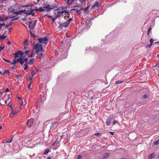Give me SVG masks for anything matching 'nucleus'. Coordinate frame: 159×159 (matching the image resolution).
<instances>
[{
  "instance_id": "9d476101",
  "label": "nucleus",
  "mask_w": 159,
  "mask_h": 159,
  "mask_svg": "<svg viewBox=\"0 0 159 159\" xmlns=\"http://www.w3.org/2000/svg\"><path fill=\"white\" fill-rule=\"evenodd\" d=\"M8 11L9 13H14L15 10L12 7H11L8 8Z\"/></svg>"
},
{
  "instance_id": "a211bd4d",
  "label": "nucleus",
  "mask_w": 159,
  "mask_h": 159,
  "mask_svg": "<svg viewBox=\"0 0 159 159\" xmlns=\"http://www.w3.org/2000/svg\"><path fill=\"white\" fill-rule=\"evenodd\" d=\"M108 157V153H106L104 154L103 155V158L105 159Z\"/></svg>"
},
{
  "instance_id": "5fc2aeb1",
  "label": "nucleus",
  "mask_w": 159,
  "mask_h": 159,
  "mask_svg": "<svg viewBox=\"0 0 159 159\" xmlns=\"http://www.w3.org/2000/svg\"><path fill=\"white\" fill-rule=\"evenodd\" d=\"M30 6V5H24L23 6H22L21 7H29Z\"/></svg>"
},
{
  "instance_id": "a19ab883",
  "label": "nucleus",
  "mask_w": 159,
  "mask_h": 159,
  "mask_svg": "<svg viewBox=\"0 0 159 159\" xmlns=\"http://www.w3.org/2000/svg\"><path fill=\"white\" fill-rule=\"evenodd\" d=\"M32 82V81H31L30 82V83H29V85H28V89H31V88H30V86H31V83Z\"/></svg>"
},
{
  "instance_id": "a878e982",
  "label": "nucleus",
  "mask_w": 159,
  "mask_h": 159,
  "mask_svg": "<svg viewBox=\"0 0 159 159\" xmlns=\"http://www.w3.org/2000/svg\"><path fill=\"white\" fill-rule=\"evenodd\" d=\"M148 98V95L146 94L143 95L142 97V99H146Z\"/></svg>"
},
{
  "instance_id": "f3484780",
  "label": "nucleus",
  "mask_w": 159,
  "mask_h": 159,
  "mask_svg": "<svg viewBox=\"0 0 159 159\" xmlns=\"http://www.w3.org/2000/svg\"><path fill=\"white\" fill-rule=\"evenodd\" d=\"M100 4L98 2H96L93 4V7H99Z\"/></svg>"
},
{
  "instance_id": "8fccbe9b",
  "label": "nucleus",
  "mask_w": 159,
  "mask_h": 159,
  "mask_svg": "<svg viewBox=\"0 0 159 159\" xmlns=\"http://www.w3.org/2000/svg\"><path fill=\"white\" fill-rule=\"evenodd\" d=\"M24 61H25L26 63H27V58H25L24 60H23Z\"/></svg>"
},
{
  "instance_id": "20e7f679",
  "label": "nucleus",
  "mask_w": 159,
  "mask_h": 159,
  "mask_svg": "<svg viewBox=\"0 0 159 159\" xmlns=\"http://www.w3.org/2000/svg\"><path fill=\"white\" fill-rule=\"evenodd\" d=\"M70 19H68L67 21L63 23L60 24L59 27L61 29H63V27L66 28L69 25Z\"/></svg>"
},
{
  "instance_id": "c9c22d12",
  "label": "nucleus",
  "mask_w": 159,
  "mask_h": 159,
  "mask_svg": "<svg viewBox=\"0 0 159 159\" xmlns=\"http://www.w3.org/2000/svg\"><path fill=\"white\" fill-rule=\"evenodd\" d=\"M4 20V17L2 18L0 16V21L3 22Z\"/></svg>"
},
{
  "instance_id": "5701e85b",
  "label": "nucleus",
  "mask_w": 159,
  "mask_h": 159,
  "mask_svg": "<svg viewBox=\"0 0 159 159\" xmlns=\"http://www.w3.org/2000/svg\"><path fill=\"white\" fill-rule=\"evenodd\" d=\"M81 10V8H80L79 9H72L71 10H70V11H75L76 12H78L80 11Z\"/></svg>"
},
{
  "instance_id": "b1692460",
  "label": "nucleus",
  "mask_w": 159,
  "mask_h": 159,
  "mask_svg": "<svg viewBox=\"0 0 159 159\" xmlns=\"http://www.w3.org/2000/svg\"><path fill=\"white\" fill-rule=\"evenodd\" d=\"M19 62L20 63V64L22 65L24 63V61L22 58H20V60H19Z\"/></svg>"
},
{
  "instance_id": "4c0bfd02",
  "label": "nucleus",
  "mask_w": 159,
  "mask_h": 159,
  "mask_svg": "<svg viewBox=\"0 0 159 159\" xmlns=\"http://www.w3.org/2000/svg\"><path fill=\"white\" fill-rule=\"evenodd\" d=\"M49 152V150L47 149L45 151V152H44L43 153L44 154H46L48 153Z\"/></svg>"
},
{
  "instance_id": "f8f14e48",
  "label": "nucleus",
  "mask_w": 159,
  "mask_h": 159,
  "mask_svg": "<svg viewBox=\"0 0 159 159\" xmlns=\"http://www.w3.org/2000/svg\"><path fill=\"white\" fill-rule=\"evenodd\" d=\"M35 23H34L33 24L29 25V28L31 30H33L34 28Z\"/></svg>"
},
{
  "instance_id": "f03ea898",
  "label": "nucleus",
  "mask_w": 159,
  "mask_h": 159,
  "mask_svg": "<svg viewBox=\"0 0 159 159\" xmlns=\"http://www.w3.org/2000/svg\"><path fill=\"white\" fill-rule=\"evenodd\" d=\"M34 47L36 49L35 51V53H36L37 55L39 54V52H42L43 51V48L42 45H41L36 44L34 45Z\"/></svg>"
},
{
  "instance_id": "6e6552de",
  "label": "nucleus",
  "mask_w": 159,
  "mask_h": 159,
  "mask_svg": "<svg viewBox=\"0 0 159 159\" xmlns=\"http://www.w3.org/2000/svg\"><path fill=\"white\" fill-rule=\"evenodd\" d=\"M34 119L31 118L30 119L28 120V121H27L26 124L27 125H28V124H30V125H29V127H30L33 124V122L34 121Z\"/></svg>"
},
{
  "instance_id": "473e14b6",
  "label": "nucleus",
  "mask_w": 159,
  "mask_h": 159,
  "mask_svg": "<svg viewBox=\"0 0 159 159\" xmlns=\"http://www.w3.org/2000/svg\"><path fill=\"white\" fill-rule=\"evenodd\" d=\"M35 75V74L34 72L33 71H31V76H32V77H33Z\"/></svg>"
},
{
  "instance_id": "c03bdc74",
  "label": "nucleus",
  "mask_w": 159,
  "mask_h": 159,
  "mask_svg": "<svg viewBox=\"0 0 159 159\" xmlns=\"http://www.w3.org/2000/svg\"><path fill=\"white\" fill-rule=\"evenodd\" d=\"M118 123V121H117L116 120H114L113 122V125H114L115 124Z\"/></svg>"
},
{
  "instance_id": "09e8293b",
  "label": "nucleus",
  "mask_w": 159,
  "mask_h": 159,
  "mask_svg": "<svg viewBox=\"0 0 159 159\" xmlns=\"http://www.w3.org/2000/svg\"><path fill=\"white\" fill-rule=\"evenodd\" d=\"M16 16V15H15L12 16H10L9 18H14Z\"/></svg>"
},
{
  "instance_id": "aec40b11",
  "label": "nucleus",
  "mask_w": 159,
  "mask_h": 159,
  "mask_svg": "<svg viewBox=\"0 0 159 159\" xmlns=\"http://www.w3.org/2000/svg\"><path fill=\"white\" fill-rule=\"evenodd\" d=\"M37 57L38 58H39L40 59H41L43 58V54L42 53L40 54H39L38 55H37Z\"/></svg>"
},
{
  "instance_id": "cd10ccee",
  "label": "nucleus",
  "mask_w": 159,
  "mask_h": 159,
  "mask_svg": "<svg viewBox=\"0 0 159 159\" xmlns=\"http://www.w3.org/2000/svg\"><path fill=\"white\" fill-rule=\"evenodd\" d=\"M6 38V36H4V34H3L2 35L0 36V39H2L3 40L5 39Z\"/></svg>"
},
{
  "instance_id": "2eb2a0df",
  "label": "nucleus",
  "mask_w": 159,
  "mask_h": 159,
  "mask_svg": "<svg viewBox=\"0 0 159 159\" xmlns=\"http://www.w3.org/2000/svg\"><path fill=\"white\" fill-rule=\"evenodd\" d=\"M155 154L154 153H152L151 154H149L148 156V158L149 159H151L152 157H154L155 156Z\"/></svg>"
},
{
  "instance_id": "58836bf2",
  "label": "nucleus",
  "mask_w": 159,
  "mask_h": 159,
  "mask_svg": "<svg viewBox=\"0 0 159 159\" xmlns=\"http://www.w3.org/2000/svg\"><path fill=\"white\" fill-rule=\"evenodd\" d=\"M58 143V141H55L53 143V145H56Z\"/></svg>"
},
{
  "instance_id": "4be33fe9",
  "label": "nucleus",
  "mask_w": 159,
  "mask_h": 159,
  "mask_svg": "<svg viewBox=\"0 0 159 159\" xmlns=\"http://www.w3.org/2000/svg\"><path fill=\"white\" fill-rule=\"evenodd\" d=\"M44 9V8H43H43L42 7H39L38 9V11L40 12L44 11H45V10Z\"/></svg>"
},
{
  "instance_id": "13d9d810",
  "label": "nucleus",
  "mask_w": 159,
  "mask_h": 159,
  "mask_svg": "<svg viewBox=\"0 0 159 159\" xmlns=\"http://www.w3.org/2000/svg\"><path fill=\"white\" fill-rule=\"evenodd\" d=\"M67 4L68 5H70V0H67Z\"/></svg>"
},
{
  "instance_id": "0eeeda50",
  "label": "nucleus",
  "mask_w": 159,
  "mask_h": 159,
  "mask_svg": "<svg viewBox=\"0 0 159 159\" xmlns=\"http://www.w3.org/2000/svg\"><path fill=\"white\" fill-rule=\"evenodd\" d=\"M23 53L22 51H19L15 54V58H16L20 57H22L23 55Z\"/></svg>"
},
{
  "instance_id": "bb28decb",
  "label": "nucleus",
  "mask_w": 159,
  "mask_h": 159,
  "mask_svg": "<svg viewBox=\"0 0 159 159\" xmlns=\"http://www.w3.org/2000/svg\"><path fill=\"white\" fill-rule=\"evenodd\" d=\"M34 59H30V61L29 62H28V64H34Z\"/></svg>"
},
{
  "instance_id": "2f4dec72",
  "label": "nucleus",
  "mask_w": 159,
  "mask_h": 159,
  "mask_svg": "<svg viewBox=\"0 0 159 159\" xmlns=\"http://www.w3.org/2000/svg\"><path fill=\"white\" fill-rule=\"evenodd\" d=\"M2 59L4 61H5V62H7V63H10L11 62L9 60H7L6 59H5V58H2Z\"/></svg>"
},
{
  "instance_id": "dca6fc26",
  "label": "nucleus",
  "mask_w": 159,
  "mask_h": 159,
  "mask_svg": "<svg viewBox=\"0 0 159 159\" xmlns=\"http://www.w3.org/2000/svg\"><path fill=\"white\" fill-rule=\"evenodd\" d=\"M31 36H33L35 40H39V39H40V38H39L37 36H35L34 34H32V33H31Z\"/></svg>"
},
{
  "instance_id": "603ef678",
  "label": "nucleus",
  "mask_w": 159,
  "mask_h": 159,
  "mask_svg": "<svg viewBox=\"0 0 159 159\" xmlns=\"http://www.w3.org/2000/svg\"><path fill=\"white\" fill-rule=\"evenodd\" d=\"M33 51L32 52V53L29 56V57H33Z\"/></svg>"
},
{
  "instance_id": "de8ad7c7",
  "label": "nucleus",
  "mask_w": 159,
  "mask_h": 159,
  "mask_svg": "<svg viewBox=\"0 0 159 159\" xmlns=\"http://www.w3.org/2000/svg\"><path fill=\"white\" fill-rule=\"evenodd\" d=\"M17 98L18 99H20V101L21 102V105H22L23 104V101L22 99L20 98L17 97Z\"/></svg>"
},
{
  "instance_id": "6e6d98bb",
  "label": "nucleus",
  "mask_w": 159,
  "mask_h": 159,
  "mask_svg": "<svg viewBox=\"0 0 159 159\" xmlns=\"http://www.w3.org/2000/svg\"><path fill=\"white\" fill-rule=\"evenodd\" d=\"M20 58L16 59V62H19V60H20Z\"/></svg>"
},
{
  "instance_id": "ea45409f",
  "label": "nucleus",
  "mask_w": 159,
  "mask_h": 159,
  "mask_svg": "<svg viewBox=\"0 0 159 159\" xmlns=\"http://www.w3.org/2000/svg\"><path fill=\"white\" fill-rule=\"evenodd\" d=\"M16 77L17 79H19L21 78V76L20 75H16Z\"/></svg>"
},
{
  "instance_id": "0e129e2a",
  "label": "nucleus",
  "mask_w": 159,
  "mask_h": 159,
  "mask_svg": "<svg viewBox=\"0 0 159 159\" xmlns=\"http://www.w3.org/2000/svg\"><path fill=\"white\" fill-rule=\"evenodd\" d=\"M9 92V89L8 88L6 89V92Z\"/></svg>"
},
{
  "instance_id": "a18cd8bd",
  "label": "nucleus",
  "mask_w": 159,
  "mask_h": 159,
  "mask_svg": "<svg viewBox=\"0 0 159 159\" xmlns=\"http://www.w3.org/2000/svg\"><path fill=\"white\" fill-rule=\"evenodd\" d=\"M12 113V115H13V116H14V115H16V114L17 113V111H15V112H14L13 111V112H11Z\"/></svg>"
},
{
  "instance_id": "1a4fd4ad",
  "label": "nucleus",
  "mask_w": 159,
  "mask_h": 159,
  "mask_svg": "<svg viewBox=\"0 0 159 159\" xmlns=\"http://www.w3.org/2000/svg\"><path fill=\"white\" fill-rule=\"evenodd\" d=\"M30 43V41H28L27 39H26L24 41V49L25 48H26L27 46L29 45Z\"/></svg>"
},
{
  "instance_id": "c756f323",
  "label": "nucleus",
  "mask_w": 159,
  "mask_h": 159,
  "mask_svg": "<svg viewBox=\"0 0 159 159\" xmlns=\"http://www.w3.org/2000/svg\"><path fill=\"white\" fill-rule=\"evenodd\" d=\"M152 46V45L151 44H148L145 47L147 48H149L151 47Z\"/></svg>"
},
{
  "instance_id": "412c9836",
  "label": "nucleus",
  "mask_w": 159,
  "mask_h": 159,
  "mask_svg": "<svg viewBox=\"0 0 159 159\" xmlns=\"http://www.w3.org/2000/svg\"><path fill=\"white\" fill-rule=\"evenodd\" d=\"M124 81L123 80H118L116 81L115 84H118L121 83H122Z\"/></svg>"
},
{
  "instance_id": "4d7b16f0",
  "label": "nucleus",
  "mask_w": 159,
  "mask_h": 159,
  "mask_svg": "<svg viewBox=\"0 0 159 159\" xmlns=\"http://www.w3.org/2000/svg\"><path fill=\"white\" fill-rule=\"evenodd\" d=\"M109 132L112 135H114V132H111V131H109Z\"/></svg>"
},
{
  "instance_id": "f257e3e1",
  "label": "nucleus",
  "mask_w": 159,
  "mask_h": 159,
  "mask_svg": "<svg viewBox=\"0 0 159 159\" xmlns=\"http://www.w3.org/2000/svg\"><path fill=\"white\" fill-rule=\"evenodd\" d=\"M43 8L46 9V10L47 12L49 11L50 10L56 7V5H50L46 3L43 4Z\"/></svg>"
},
{
  "instance_id": "774afa93",
  "label": "nucleus",
  "mask_w": 159,
  "mask_h": 159,
  "mask_svg": "<svg viewBox=\"0 0 159 159\" xmlns=\"http://www.w3.org/2000/svg\"><path fill=\"white\" fill-rule=\"evenodd\" d=\"M11 42H10V41H8V43H7V44H8V45H10V44H11Z\"/></svg>"
},
{
  "instance_id": "6ab92c4d",
  "label": "nucleus",
  "mask_w": 159,
  "mask_h": 159,
  "mask_svg": "<svg viewBox=\"0 0 159 159\" xmlns=\"http://www.w3.org/2000/svg\"><path fill=\"white\" fill-rule=\"evenodd\" d=\"M153 143L154 145H157L158 144H159V139L154 142Z\"/></svg>"
},
{
  "instance_id": "9b49d317",
  "label": "nucleus",
  "mask_w": 159,
  "mask_h": 159,
  "mask_svg": "<svg viewBox=\"0 0 159 159\" xmlns=\"http://www.w3.org/2000/svg\"><path fill=\"white\" fill-rule=\"evenodd\" d=\"M32 12H33V10H32V8H31L30 10L26 11L25 14L27 15V16L30 15L32 14Z\"/></svg>"
},
{
  "instance_id": "69168bd1",
  "label": "nucleus",
  "mask_w": 159,
  "mask_h": 159,
  "mask_svg": "<svg viewBox=\"0 0 159 159\" xmlns=\"http://www.w3.org/2000/svg\"><path fill=\"white\" fill-rule=\"evenodd\" d=\"M30 51V50H27V51H25V53L27 54V53H28V52H29Z\"/></svg>"
},
{
  "instance_id": "72a5a7b5",
  "label": "nucleus",
  "mask_w": 159,
  "mask_h": 159,
  "mask_svg": "<svg viewBox=\"0 0 159 159\" xmlns=\"http://www.w3.org/2000/svg\"><path fill=\"white\" fill-rule=\"evenodd\" d=\"M89 6H88L86 8L84 9V11L85 13H87L89 10Z\"/></svg>"
},
{
  "instance_id": "052dcab7",
  "label": "nucleus",
  "mask_w": 159,
  "mask_h": 159,
  "mask_svg": "<svg viewBox=\"0 0 159 159\" xmlns=\"http://www.w3.org/2000/svg\"><path fill=\"white\" fill-rule=\"evenodd\" d=\"M31 15H32V16H34L35 15V13L33 12H32V14H31Z\"/></svg>"
},
{
  "instance_id": "7c9ffc66",
  "label": "nucleus",
  "mask_w": 159,
  "mask_h": 159,
  "mask_svg": "<svg viewBox=\"0 0 159 159\" xmlns=\"http://www.w3.org/2000/svg\"><path fill=\"white\" fill-rule=\"evenodd\" d=\"M14 13L15 14L16 16H17V15H18L19 14H20V11H15L14 12Z\"/></svg>"
},
{
  "instance_id": "423d86ee",
  "label": "nucleus",
  "mask_w": 159,
  "mask_h": 159,
  "mask_svg": "<svg viewBox=\"0 0 159 159\" xmlns=\"http://www.w3.org/2000/svg\"><path fill=\"white\" fill-rule=\"evenodd\" d=\"M48 38L47 37H44L43 38H40L39 39V43H44L46 44L48 42Z\"/></svg>"
},
{
  "instance_id": "3c124183",
  "label": "nucleus",
  "mask_w": 159,
  "mask_h": 159,
  "mask_svg": "<svg viewBox=\"0 0 159 159\" xmlns=\"http://www.w3.org/2000/svg\"><path fill=\"white\" fill-rule=\"evenodd\" d=\"M32 10H33V11H38V9H32Z\"/></svg>"
},
{
  "instance_id": "393cba45",
  "label": "nucleus",
  "mask_w": 159,
  "mask_h": 159,
  "mask_svg": "<svg viewBox=\"0 0 159 159\" xmlns=\"http://www.w3.org/2000/svg\"><path fill=\"white\" fill-rule=\"evenodd\" d=\"M20 14L22 13H24L25 14V13L26 12L25 10H21L19 11Z\"/></svg>"
},
{
  "instance_id": "4468645a",
  "label": "nucleus",
  "mask_w": 159,
  "mask_h": 159,
  "mask_svg": "<svg viewBox=\"0 0 159 159\" xmlns=\"http://www.w3.org/2000/svg\"><path fill=\"white\" fill-rule=\"evenodd\" d=\"M16 62V61L15 59H14L13 60V62H10L11 64H12L13 65V66H12V68L13 69H15V63Z\"/></svg>"
},
{
  "instance_id": "e2e57ef3",
  "label": "nucleus",
  "mask_w": 159,
  "mask_h": 159,
  "mask_svg": "<svg viewBox=\"0 0 159 159\" xmlns=\"http://www.w3.org/2000/svg\"><path fill=\"white\" fill-rule=\"evenodd\" d=\"M22 20L24 21H26L27 20V19L25 18H24L22 19Z\"/></svg>"
},
{
  "instance_id": "e433bc0d",
  "label": "nucleus",
  "mask_w": 159,
  "mask_h": 159,
  "mask_svg": "<svg viewBox=\"0 0 159 159\" xmlns=\"http://www.w3.org/2000/svg\"><path fill=\"white\" fill-rule=\"evenodd\" d=\"M12 138H13V137L11 138V139H9L8 140H7L6 141V143H10L11 142Z\"/></svg>"
},
{
  "instance_id": "79ce46f5",
  "label": "nucleus",
  "mask_w": 159,
  "mask_h": 159,
  "mask_svg": "<svg viewBox=\"0 0 159 159\" xmlns=\"http://www.w3.org/2000/svg\"><path fill=\"white\" fill-rule=\"evenodd\" d=\"M7 73H9V70H5L4 72V74H7Z\"/></svg>"
},
{
  "instance_id": "39448f33",
  "label": "nucleus",
  "mask_w": 159,
  "mask_h": 159,
  "mask_svg": "<svg viewBox=\"0 0 159 159\" xmlns=\"http://www.w3.org/2000/svg\"><path fill=\"white\" fill-rule=\"evenodd\" d=\"M114 117V116L113 115H110L107 119L106 121V125L107 126H109L111 124V120H112Z\"/></svg>"
},
{
  "instance_id": "49530a36",
  "label": "nucleus",
  "mask_w": 159,
  "mask_h": 159,
  "mask_svg": "<svg viewBox=\"0 0 159 159\" xmlns=\"http://www.w3.org/2000/svg\"><path fill=\"white\" fill-rule=\"evenodd\" d=\"M82 158V156L81 155H79L77 156V158L80 159Z\"/></svg>"
},
{
  "instance_id": "bf43d9fd",
  "label": "nucleus",
  "mask_w": 159,
  "mask_h": 159,
  "mask_svg": "<svg viewBox=\"0 0 159 159\" xmlns=\"http://www.w3.org/2000/svg\"><path fill=\"white\" fill-rule=\"evenodd\" d=\"M9 17H8V16H7V17H5V18H4V20H7L8 18H9Z\"/></svg>"
},
{
  "instance_id": "864d4df0",
  "label": "nucleus",
  "mask_w": 159,
  "mask_h": 159,
  "mask_svg": "<svg viewBox=\"0 0 159 159\" xmlns=\"http://www.w3.org/2000/svg\"><path fill=\"white\" fill-rule=\"evenodd\" d=\"M52 23L53 24L54 23V20H55V18H52Z\"/></svg>"
},
{
  "instance_id": "680f3d73",
  "label": "nucleus",
  "mask_w": 159,
  "mask_h": 159,
  "mask_svg": "<svg viewBox=\"0 0 159 159\" xmlns=\"http://www.w3.org/2000/svg\"><path fill=\"white\" fill-rule=\"evenodd\" d=\"M10 108H11V112H13V109H12V106H11V105L10 106Z\"/></svg>"
},
{
  "instance_id": "37998d69",
  "label": "nucleus",
  "mask_w": 159,
  "mask_h": 159,
  "mask_svg": "<svg viewBox=\"0 0 159 159\" xmlns=\"http://www.w3.org/2000/svg\"><path fill=\"white\" fill-rule=\"evenodd\" d=\"M94 135H95L99 136L100 135H101V133H95L94 134Z\"/></svg>"
},
{
  "instance_id": "338daca9",
  "label": "nucleus",
  "mask_w": 159,
  "mask_h": 159,
  "mask_svg": "<svg viewBox=\"0 0 159 159\" xmlns=\"http://www.w3.org/2000/svg\"><path fill=\"white\" fill-rule=\"evenodd\" d=\"M7 98L9 99H10V95L9 94H8L7 95Z\"/></svg>"
},
{
  "instance_id": "c85d7f7f",
  "label": "nucleus",
  "mask_w": 159,
  "mask_h": 159,
  "mask_svg": "<svg viewBox=\"0 0 159 159\" xmlns=\"http://www.w3.org/2000/svg\"><path fill=\"white\" fill-rule=\"evenodd\" d=\"M154 40L152 39H151L150 40V42L151 45H152L153 44V42H154Z\"/></svg>"
},
{
  "instance_id": "f704fd0d",
  "label": "nucleus",
  "mask_w": 159,
  "mask_h": 159,
  "mask_svg": "<svg viewBox=\"0 0 159 159\" xmlns=\"http://www.w3.org/2000/svg\"><path fill=\"white\" fill-rule=\"evenodd\" d=\"M25 67L24 68V70H27V69L28 68V66L27 64V63L25 64Z\"/></svg>"
},
{
  "instance_id": "7ed1b4c3",
  "label": "nucleus",
  "mask_w": 159,
  "mask_h": 159,
  "mask_svg": "<svg viewBox=\"0 0 159 159\" xmlns=\"http://www.w3.org/2000/svg\"><path fill=\"white\" fill-rule=\"evenodd\" d=\"M62 11H60L57 12L56 16L57 17L59 16L61 14H64L65 16H66V14L67 15H69V12L68 11H67L68 10H64V9L63 7H62Z\"/></svg>"
},
{
  "instance_id": "ddd939ff",
  "label": "nucleus",
  "mask_w": 159,
  "mask_h": 159,
  "mask_svg": "<svg viewBox=\"0 0 159 159\" xmlns=\"http://www.w3.org/2000/svg\"><path fill=\"white\" fill-rule=\"evenodd\" d=\"M153 27V26H152V25H151L149 27V28L148 29V30L147 33V35H149V33L150 32L151 30H152Z\"/></svg>"
}]
</instances>
